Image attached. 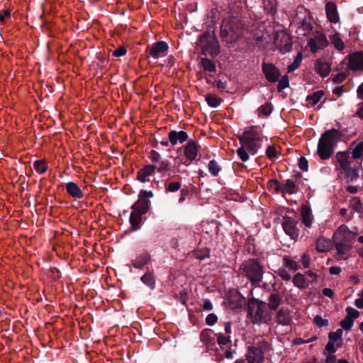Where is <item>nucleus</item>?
Instances as JSON below:
<instances>
[{
    "instance_id": "obj_1",
    "label": "nucleus",
    "mask_w": 363,
    "mask_h": 363,
    "mask_svg": "<svg viewBox=\"0 0 363 363\" xmlns=\"http://www.w3.org/2000/svg\"><path fill=\"white\" fill-rule=\"evenodd\" d=\"M342 136L337 129L332 128L325 131L318 144V154L322 160H328L333 154V149L337 142Z\"/></svg>"
},
{
    "instance_id": "obj_2",
    "label": "nucleus",
    "mask_w": 363,
    "mask_h": 363,
    "mask_svg": "<svg viewBox=\"0 0 363 363\" xmlns=\"http://www.w3.org/2000/svg\"><path fill=\"white\" fill-rule=\"evenodd\" d=\"M239 271L255 287L259 286L264 273L262 264L254 258L245 261L240 266Z\"/></svg>"
},
{
    "instance_id": "obj_3",
    "label": "nucleus",
    "mask_w": 363,
    "mask_h": 363,
    "mask_svg": "<svg viewBox=\"0 0 363 363\" xmlns=\"http://www.w3.org/2000/svg\"><path fill=\"white\" fill-rule=\"evenodd\" d=\"M247 316L254 325L266 323L267 303L259 298H250L247 303Z\"/></svg>"
},
{
    "instance_id": "obj_4",
    "label": "nucleus",
    "mask_w": 363,
    "mask_h": 363,
    "mask_svg": "<svg viewBox=\"0 0 363 363\" xmlns=\"http://www.w3.org/2000/svg\"><path fill=\"white\" fill-rule=\"evenodd\" d=\"M242 23L236 18H231L220 28V38L228 44L236 43L242 35Z\"/></svg>"
},
{
    "instance_id": "obj_5",
    "label": "nucleus",
    "mask_w": 363,
    "mask_h": 363,
    "mask_svg": "<svg viewBox=\"0 0 363 363\" xmlns=\"http://www.w3.org/2000/svg\"><path fill=\"white\" fill-rule=\"evenodd\" d=\"M201 48V54L206 55L208 54L211 57L215 58L220 53V45L214 31H206L199 36L198 40Z\"/></svg>"
},
{
    "instance_id": "obj_6",
    "label": "nucleus",
    "mask_w": 363,
    "mask_h": 363,
    "mask_svg": "<svg viewBox=\"0 0 363 363\" xmlns=\"http://www.w3.org/2000/svg\"><path fill=\"white\" fill-rule=\"evenodd\" d=\"M328 45L326 35L323 32L316 31L315 38H310L308 45L312 53H316L319 50H323Z\"/></svg>"
},
{
    "instance_id": "obj_7",
    "label": "nucleus",
    "mask_w": 363,
    "mask_h": 363,
    "mask_svg": "<svg viewBox=\"0 0 363 363\" xmlns=\"http://www.w3.org/2000/svg\"><path fill=\"white\" fill-rule=\"evenodd\" d=\"M169 50V45L165 41H157L151 45H148L146 49V52L149 53L154 59L163 57L167 55Z\"/></svg>"
},
{
    "instance_id": "obj_8",
    "label": "nucleus",
    "mask_w": 363,
    "mask_h": 363,
    "mask_svg": "<svg viewBox=\"0 0 363 363\" xmlns=\"http://www.w3.org/2000/svg\"><path fill=\"white\" fill-rule=\"evenodd\" d=\"M298 223V221L296 218L289 216H284L283 218V222L281 223L282 228L285 233L293 240H296L299 234V229L297 228Z\"/></svg>"
},
{
    "instance_id": "obj_9",
    "label": "nucleus",
    "mask_w": 363,
    "mask_h": 363,
    "mask_svg": "<svg viewBox=\"0 0 363 363\" xmlns=\"http://www.w3.org/2000/svg\"><path fill=\"white\" fill-rule=\"evenodd\" d=\"M262 69L265 78L270 83L277 82L281 76L279 69L272 63L263 62Z\"/></svg>"
},
{
    "instance_id": "obj_10",
    "label": "nucleus",
    "mask_w": 363,
    "mask_h": 363,
    "mask_svg": "<svg viewBox=\"0 0 363 363\" xmlns=\"http://www.w3.org/2000/svg\"><path fill=\"white\" fill-rule=\"evenodd\" d=\"M348 69L363 72V51H357L347 55Z\"/></svg>"
},
{
    "instance_id": "obj_11",
    "label": "nucleus",
    "mask_w": 363,
    "mask_h": 363,
    "mask_svg": "<svg viewBox=\"0 0 363 363\" xmlns=\"http://www.w3.org/2000/svg\"><path fill=\"white\" fill-rule=\"evenodd\" d=\"M264 359V352L261 348L254 346L248 347L246 354V359L248 363H262Z\"/></svg>"
},
{
    "instance_id": "obj_12",
    "label": "nucleus",
    "mask_w": 363,
    "mask_h": 363,
    "mask_svg": "<svg viewBox=\"0 0 363 363\" xmlns=\"http://www.w3.org/2000/svg\"><path fill=\"white\" fill-rule=\"evenodd\" d=\"M327 19L332 23H337L340 21V15L337 11V6L335 1H327L325 6Z\"/></svg>"
},
{
    "instance_id": "obj_13",
    "label": "nucleus",
    "mask_w": 363,
    "mask_h": 363,
    "mask_svg": "<svg viewBox=\"0 0 363 363\" xmlns=\"http://www.w3.org/2000/svg\"><path fill=\"white\" fill-rule=\"evenodd\" d=\"M189 135L184 130L177 131L172 130L168 133V139L172 145H176L177 143H183L188 140Z\"/></svg>"
},
{
    "instance_id": "obj_14",
    "label": "nucleus",
    "mask_w": 363,
    "mask_h": 363,
    "mask_svg": "<svg viewBox=\"0 0 363 363\" xmlns=\"http://www.w3.org/2000/svg\"><path fill=\"white\" fill-rule=\"evenodd\" d=\"M150 208V201L138 197V199L132 205V211L139 214H146Z\"/></svg>"
},
{
    "instance_id": "obj_15",
    "label": "nucleus",
    "mask_w": 363,
    "mask_h": 363,
    "mask_svg": "<svg viewBox=\"0 0 363 363\" xmlns=\"http://www.w3.org/2000/svg\"><path fill=\"white\" fill-rule=\"evenodd\" d=\"M199 147V145L195 140H188L184 147V155L191 162L196 159Z\"/></svg>"
},
{
    "instance_id": "obj_16",
    "label": "nucleus",
    "mask_w": 363,
    "mask_h": 363,
    "mask_svg": "<svg viewBox=\"0 0 363 363\" xmlns=\"http://www.w3.org/2000/svg\"><path fill=\"white\" fill-rule=\"evenodd\" d=\"M155 171L156 168L154 165H145L143 168L138 170L137 173V179L142 183L149 182L150 179L147 177L152 175Z\"/></svg>"
},
{
    "instance_id": "obj_17",
    "label": "nucleus",
    "mask_w": 363,
    "mask_h": 363,
    "mask_svg": "<svg viewBox=\"0 0 363 363\" xmlns=\"http://www.w3.org/2000/svg\"><path fill=\"white\" fill-rule=\"evenodd\" d=\"M150 259L151 256L150 253L147 251H144L138 255L135 259L131 261V264L135 269H143L145 265L150 262Z\"/></svg>"
},
{
    "instance_id": "obj_18",
    "label": "nucleus",
    "mask_w": 363,
    "mask_h": 363,
    "mask_svg": "<svg viewBox=\"0 0 363 363\" xmlns=\"http://www.w3.org/2000/svg\"><path fill=\"white\" fill-rule=\"evenodd\" d=\"M277 323L281 325H289L292 322L290 312L287 308H281L277 313Z\"/></svg>"
},
{
    "instance_id": "obj_19",
    "label": "nucleus",
    "mask_w": 363,
    "mask_h": 363,
    "mask_svg": "<svg viewBox=\"0 0 363 363\" xmlns=\"http://www.w3.org/2000/svg\"><path fill=\"white\" fill-rule=\"evenodd\" d=\"M65 189L67 194L74 199H80L84 197L83 191L75 182H69L65 184Z\"/></svg>"
},
{
    "instance_id": "obj_20",
    "label": "nucleus",
    "mask_w": 363,
    "mask_h": 363,
    "mask_svg": "<svg viewBox=\"0 0 363 363\" xmlns=\"http://www.w3.org/2000/svg\"><path fill=\"white\" fill-rule=\"evenodd\" d=\"M239 140L262 142V138L259 133L256 130V128L252 125L244 132L243 135L240 136Z\"/></svg>"
},
{
    "instance_id": "obj_21",
    "label": "nucleus",
    "mask_w": 363,
    "mask_h": 363,
    "mask_svg": "<svg viewBox=\"0 0 363 363\" xmlns=\"http://www.w3.org/2000/svg\"><path fill=\"white\" fill-rule=\"evenodd\" d=\"M315 70L322 77H325L330 72V65L327 62L317 60L315 63Z\"/></svg>"
},
{
    "instance_id": "obj_22",
    "label": "nucleus",
    "mask_w": 363,
    "mask_h": 363,
    "mask_svg": "<svg viewBox=\"0 0 363 363\" xmlns=\"http://www.w3.org/2000/svg\"><path fill=\"white\" fill-rule=\"evenodd\" d=\"M239 142L252 155H255L261 147L262 142L242 140H239Z\"/></svg>"
},
{
    "instance_id": "obj_23",
    "label": "nucleus",
    "mask_w": 363,
    "mask_h": 363,
    "mask_svg": "<svg viewBox=\"0 0 363 363\" xmlns=\"http://www.w3.org/2000/svg\"><path fill=\"white\" fill-rule=\"evenodd\" d=\"M143 214H139L132 211L129 218V222L131 226V230L135 231L141 228L142 217Z\"/></svg>"
},
{
    "instance_id": "obj_24",
    "label": "nucleus",
    "mask_w": 363,
    "mask_h": 363,
    "mask_svg": "<svg viewBox=\"0 0 363 363\" xmlns=\"http://www.w3.org/2000/svg\"><path fill=\"white\" fill-rule=\"evenodd\" d=\"M292 281L295 286L301 289H305L308 287L311 281L308 280L303 274L301 273H297L292 279Z\"/></svg>"
},
{
    "instance_id": "obj_25",
    "label": "nucleus",
    "mask_w": 363,
    "mask_h": 363,
    "mask_svg": "<svg viewBox=\"0 0 363 363\" xmlns=\"http://www.w3.org/2000/svg\"><path fill=\"white\" fill-rule=\"evenodd\" d=\"M301 218L302 223L308 228H311L312 225V216L311 210L306 205L301 206Z\"/></svg>"
},
{
    "instance_id": "obj_26",
    "label": "nucleus",
    "mask_w": 363,
    "mask_h": 363,
    "mask_svg": "<svg viewBox=\"0 0 363 363\" xmlns=\"http://www.w3.org/2000/svg\"><path fill=\"white\" fill-rule=\"evenodd\" d=\"M342 169L345 171V176L347 182H353L354 180H356L359 177V169L356 164L352 167L351 164H349L347 169Z\"/></svg>"
},
{
    "instance_id": "obj_27",
    "label": "nucleus",
    "mask_w": 363,
    "mask_h": 363,
    "mask_svg": "<svg viewBox=\"0 0 363 363\" xmlns=\"http://www.w3.org/2000/svg\"><path fill=\"white\" fill-rule=\"evenodd\" d=\"M268 301L267 308L268 307L271 311H276L281 303V298L279 293H274L269 296Z\"/></svg>"
},
{
    "instance_id": "obj_28",
    "label": "nucleus",
    "mask_w": 363,
    "mask_h": 363,
    "mask_svg": "<svg viewBox=\"0 0 363 363\" xmlns=\"http://www.w3.org/2000/svg\"><path fill=\"white\" fill-rule=\"evenodd\" d=\"M298 191V186L295 182L291 179H286L281 185L282 194L288 193L289 194H296Z\"/></svg>"
},
{
    "instance_id": "obj_29",
    "label": "nucleus",
    "mask_w": 363,
    "mask_h": 363,
    "mask_svg": "<svg viewBox=\"0 0 363 363\" xmlns=\"http://www.w3.org/2000/svg\"><path fill=\"white\" fill-rule=\"evenodd\" d=\"M140 281L150 289L153 290L155 288V280L153 273L147 269V272L140 277Z\"/></svg>"
},
{
    "instance_id": "obj_30",
    "label": "nucleus",
    "mask_w": 363,
    "mask_h": 363,
    "mask_svg": "<svg viewBox=\"0 0 363 363\" xmlns=\"http://www.w3.org/2000/svg\"><path fill=\"white\" fill-rule=\"evenodd\" d=\"M336 159L342 169H347V166L352 164V161L349 160V155L346 152H337Z\"/></svg>"
},
{
    "instance_id": "obj_31",
    "label": "nucleus",
    "mask_w": 363,
    "mask_h": 363,
    "mask_svg": "<svg viewBox=\"0 0 363 363\" xmlns=\"http://www.w3.org/2000/svg\"><path fill=\"white\" fill-rule=\"evenodd\" d=\"M201 65L206 72L213 73L216 72V64L207 57H202L201 59Z\"/></svg>"
},
{
    "instance_id": "obj_32",
    "label": "nucleus",
    "mask_w": 363,
    "mask_h": 363,
    "mask_svg": "<svg viewBox=\"0 0 363 363\" xmlns=\"http://www.w3.org/2000/svg\"><path fill=\"white\" fill-rule=\"evenodd\" d=\"M330 40L333 44L334 47L339 51H342L345 48V44L340 38V35L338 33L330 36Z\"/></svg>"
},
{
    "instance_id": "obj_33",
    "label": "nucleus",
    "mask_w": 363,
    "mask_h": 363,
    "mask_svg": "<svg viewBox=\"0 0 363 363\" xmlns=\"http://www.w3.org/2000/svg\"><path fill=\"white\" fill-rule=\"evenodd\" d=\"M335 247L337 250V253L340 255H345L347 252L350 251L352 246L345 243L343 240L335 242Z\"/></svg>"
},
{
    "instance_id": "obj_34",
    "label": "nucleus",
    "mask_w": 363,
    "mask_h": 363,
    "mask_svg": "<svg viewBox=\"0 0 363 363\" xmlns=\"http://www.w3.org/2000/svg\"><path fill=\"white\" fill-rule=\"evenodd\" d=\"M324 95V91L323 90H318L313 92L312 94H309L306 96V101L310 102L312 106H315L317 104Z\"/></svg>"
},
{
    "instance_id": "obj_35",
    "label": "nucleus",
    "mask_w": 363,
    "mask_h": 363,
    "mask_svg": "<svg viewBox=\"0 0 363 363\" xmlns=\"http://www.w3.org/2000/svg\"><path fill=\"white\" fill-rule=\"evenodd\" d=\"M152 165L155 166L157 172L162 174L170 169V162L167 160H161L159 162L154 163Z\"/></svg>"
},
{
    "instance_id": "obj_36",
    "label": "nucleus",
    "mask_w": 363,
    "mask_h": 363,
    "mask_svg": "<svg viewBox=\"0 0 363 363\" xmlns=\"http://www.w3.org/2000/svg\"><path fill=\"white\" fill-rule=\"evenodd\" d=\"M206 101L209 106L216 108L220 105L222 99L215 94H208L206 96Z\"/></svg>"
},
{
    "instance_id": "obj_37",
    "label": "nucleus",
    "mask_w": 363,
    "mask_h": 363,
    "mask_svg": "<svg viewBox=\"0 0 363 363\" xmlns=\"http://www.w3.org/2000/svg\"><path fill=\"white\" fill-rule=\"evenodd\" d=\"M315 250L318 252H324L329 250V242L324 238H319L315 242Z\"/></svg>"
},
{
    "instance_id": "obj_38",
    "label": "nucleus",
    "mask_w": 363,
    "mask_h": 363,
    "mask_svg": "<svg viewBox=\"0 0 363 363\" xmlns=\"http://www.w3.org/2000/svg\"><path fill=\"white\" fill-rule=\"evenodd\" d=\"M299 28L305 31L303 35H306V33H310L313 29V20L304 18L301 22Z\"/></svg>"
},
{
    "instance_id": "obj_39",
    "label": "nucleus",
    "mask_w": 363,
    "mask_h": 363,
    "mask_svg": "<svg viewBox=\"0 0 363 363\" xmlns=\"http://www.w3.org/2000/svg\"><path fill=\"white\" fill-rule=\"evenodd\" d=\"M217 342L221 349H223L225 347H230L231 345L230 337L225 336L222 333L217 335Z\"/></svg>"
},
{
    "instance_id": "obj_40",
    "label": "nucleus",
    "mask_w": 363,
    "mask_h": 363,
    "mask_svg": "<svg viewBox=\"0 0 363 363\" xmlns=\"http://www.w3.org/2000/svg\"><path fill=\"white\" fill-rule=\"evenodd\" d=\"M48 167L47 163L43 160H35L33 163L34 169L40 174L45 173L47 171Z\"/></svg>"
},
{
    "instance_id": "obj_41",
    "label": "nucleus",
    "mask_w": 363,
    "mask_h": 363,
    "mask_svg": "<svg viewBox=\"0 0 363 363\" xmlns=\"http://www.w3.org/2000/svg\"><path fill=\"white\" fill-rule=\"evenodd\" d=\"M303 59L301 52H298L296 56L294 62L287 67L288 72H292L299 67Z\"/></svg>"
},
{
    "instance_id": "obj_42",
    "label": "nucleus",
    "mask_w": 363,
    "mask_h": 363,
    "mask_svg": "<svg viewBox=\"0 0 363 363\" xmlns=\"http://www.w3.org/2000/svg\"><path fill=\"white\" fill-rule=\"evenodd\" d=\"M208 172L211 175L216 177L221 170V167L219 166L218 162L215 160H211L208 165Z\"/></svg>"
},
{
    "instance_id": "obj_43",
    "label": "nucleus",
    "mask_w": 363,
    "mask_h": 363,
    "mask_svg": "<svg viewBox=\"0 0 363 363\" xmlns=\"http://www.w3.org/2000/svg\"><path fill=\"white\" fill-rule=\"evenodd\" d=\"M363 155V141L359 143L352 151V157L354 160L359 159Z\"/></svg>"
},
{
    "instance_id": "obj_44",
    "label": "nucleus",
    "mask_w": 363,
    "mask_h": 363,
    "mask_svg": "<svg viewBox=\"0 0 363 363\" xmlns=\"http://www.w3.org/2000/svg\"><path fill=\"white\" fill-rule=\"evenodd\" d=\"M266 155L270 160L274 161L278 157L279 152L274 145H269L266 150Z\"/></svg>"
},
{
    "instance_id": "obj_45",
    "label": "nucleus",
    "mask_w": 363,
    "mask_h": 363,
    "mask_svg": "<svg viewBox=\"0 0 363 363\" xmlns=\"http://www.w3.org/2000/svg\"><path fill=\"white\" fill-rule=\"evenodd\" d=\"M236 152H237L238 156L240 157V159L242 162H247L250 158V157H249L250 152L242 145H241V147H240L237 150Z\"/></svg>"
},
{
    "instance_id": "obj_46",
    "label": "nucleus",
    "mask_w": 363,
    "mask_h": 363,
    "mask_svg": "<svg viewBox=\"0 0 363 363\" xmlns=\"http://www.w3.org/2000/svg\"><path fill=\"white\" fill-rule=\"evenodd\" d=\"M289 86V80L286 74L281 77L277 84V91L281 92L283 89Z\"/></svg>"
},
{
    "instance_id": "obj_47",
    "label": "nucleus",
    "mask_w": 363,
    "mask_h": 363,
    "mask_svg": "<svg viewBox=\"0 0 363 363\" xmlns=\"http://www.w3.org/2000/svg\"><path fill=\"white\" fill-rule=\"evenodd\" d=\"M351 207L357 212H362V204L358 197H354L350 200Z\"/></svg>"
},
{
    "instance_id": "obj_48",
    "label": "nucleus",
    "mask_w": 363,
    "mask_h": 363,
    "mask_svg": "<svg viewBox=\"0 0 363 363\" xmlns=\"http://www.w3.org/2000/svg\"><path fill=\"white\" fill-rule=\"evenodd\" d=\"M272 109H273V108H272V104L267 103L264 105H262L259 108V113H261L265 116H268L271 114Z\"/></svg>"
},
{
    "instance_id": "obj_49",
    "label": "nucleus",
    "mask_w": 363,
    "mask_h": 363,
    "mask_svg": "<svg viewBox=\"0 0 363 363\" xmlns=\"http://www.w3.org/2000/svg\"><path fill=\"white\" fill-rule=\"evenodd\" d=\"M343 331L342 329H337L335 332H330L328 334L329 341L335 342L342 338Z\"/></svg>"
},
{
    "instance_id": "obj_50",
    "label": "nucleus",
    "mask_w": 363,
    "mask_h": 363,
    "mask_svg": "<svg viewBox=\"0 0 363 363\" xmlns=\"http://www.w3.org/2000/svg\"><path fill=\"white\" fill-rule=\"evenodd\" d=\"M340 325L344 330H350L354 325V320L346 315V317L340 321Z\"/></svg>"
},
{
    "instance_id": "obj_51",
    "label": "nucleus",
    "mask_w": 363,
    "mask_h": 363,
    "mask_svg": "<svg viewBox=\"0 0 363 363\" xmlns=\"http://www.w3.org/2000/svg\"><path fill=\"white\" fill-rule=\"evenodd\" d=\"M345 311L347 313V316L349 317L352 320H354V319L357 318L359 315V312L352 307H347Z\"/></svg>"
},
{
    "instance_id": "obj_52",
    "label": "nucleus",
    "mask_w": 363,
    "mask_h": 363,
    "mask_svg": "<svg viewBox=\"0 0 363 363\" xmlns=\"http://www.w3.org/2000/svg\"><path fill=\"white\" fill-rule=\"evenodd\" d=\"M148 158L154 164L159 162L162 160V156L158 152L155 150H151L148 154Z\"/></svg>"
},
{
    "instance_id": "obj_53",
    "label": "nucleus",
    "mask_w": 363,
    "mask_h": 363,
    "mask_svg": "<svg viewBox=\"0 0 363 363\" xmlns=\"http://www.w3.org/2000/svg\"><path fill=\"white\" fill-rule=\"evenodd\" d=\"M181 188V184L179 182H171L166 186L165 191L167 192H175Z\"/></svg>"
},
{
    "instance_id": "obj_54",
    "label": "nucleus",
    "mask_w": 363,
    "mask_h": 363,
    "mask_svg": "<svg viewBox=\"0 0 363 363\" xmlns=\"http://www.w3.org/2000/svg\"><path fill=\"white\" fill-rule=\"evenodd\" d=\"M284 266L288 267L289 269H290L293 271H296L298 269V264L295 261H294L289 258L284 257Z\"/></svg>"
},
{
    "instance_id": "obj_55",
    "label": "nucleus",
    "mask_w": 363,
    "mask_h": 363,
    "mask_svg": "<svg viewBox=\"0 0 363 363\" xmlns=\"http://www.w3.org/2000/svg\"><path fill=\"white\" fill-rule=\"evenodd\" d=\"M313 322L314 323L318 326V327H323V326H327L328 325V320L327 319H323L320 315H316L315 317H314V319H313Z\"/></svg>"
},
{
    "instance_id": "obj_56",
    "label": "nucleus",
    "mask_w": 363,
    "mask_h": 363,
    "mask_svg": "<svg viewBox=\"0 0 363 363\" xmlns=\"http://www.w3.org/2000/svg\"><path fill=\"white\" fill-rule=\"evenodd\" d=\"M272 184H274V190L276 194H278L279 192L281 191V186L280 185V182L277 179H272L268 182L267 185L269 188H272Z\"/></svg>"
},
{
    "instance_id": "obj_57",
    "label": "nucleus",
    "mask_w": 363,
    "mask_h": 363,
    "mask_svg": "<svg viewBox=\"0 0 363 363\" xmlns=\"http://www.w3.org/2000/svg\"><path fill=\"white\" fill-rule=\"evenodd\" d=\"M298 167L300 168V169H301L302 171H307L308 170V160L306 159L305 157L303 156H301L299 159H298Z\"/></svg>"
},
{
    "instance_id": "obj_58",
    "label": "nucleus",
    "mask_w": 363,
    "mask_h": 363,
    "mask_svg": "<svg viewBox=\"0 0 363 363\" xmlns=\"http://www.w3.org/2000/svg\"><path fill=\"white\" fill-rule=\"evenodd\" d=\"M336 352V348L335 347L334 342L332 341H328L325 345V350L323 351V354H326V352H328L329 354H333Z\"/></svg>"
},
{
    "instance_id": "obj_59",
    "label": "nucleus",
    "mask_w": 363,
    "mask_h": 363,
    "mask_svg": "<svg viewBox=\"0 0 363 363\" xmlns=\"http://www.w3.org/2000/svg\"><path fill=\"white\" fill-rule=\"evenodd\" d=\"M217 321L218 317L214 313H210L206 318V323L209 326L213 325L214 324L216 323Z\"/></svg>"
},
{
    "instance_id": "obj_60",
    "label": "nucleus",
    "mask_w": 363,
    "mask_h": 363,
    "mask_svg": "<svg viewBox=\"0 0 363 363\" xmlns=\"http://www.w3.org/2000/svg\"><path fill=\"white\" fill-rule=\"evenodd\" d=\"M277 274L284 281H289L291 278L290 274L285 269H279Z\"/></svg>"
},
{
    "instance_id": "obj_61",
    "label": "nucleus",
    "mask_w": 363,
    "mask_h": 363,
    "mask_svg": "<svg viewBox=\"0 0 363 363\" xmlns=\"http://www.w3.org/2000/svg\"><path fill=\"white\" fill-rule=\"evenodd\" d=\"M347 77V74L345 72L338 73L333 77V81L334 83L340 84L344 82Z\"/></svg>"
},
{
    "instance_id": "obj_62",
    "label": "nucleus",
    "mask_w": 363,
    "mask_h": 363,
    "mask_svg": "<svg viewBox=\"0 0 363 363\" xmlns=\"http://www.w3.org/2000/svg\"><path fill=\"white\" fill-rule=\"evenodd\" d=\"M126 52H127L126 48L124 46H121V47L118 48L117 49H116L113 52L112 55L114 57H122V56L125 55L126 54Z\"/></svg>"
},
{
    "instance_id": "obj_63",
    "label": "nucleus",
    "mask_w": 363,
    "mask_h": 363,
    "mask_svg": "<svg viewBox=\"0 0 363 363\" xmlns=\"http://www.w3.org/2000/svg\"><path fill=\"white\" fill-rule=\"evenodd\" d=\"M154 194L152 191H146V190H140L138 197L144 199H147V198L153 197Z\"/></svg>"
},
{
    "instance_id": "obj_64",
    "label": "nucleus",
    "mask_w": 363,
    "mask_h": 363,
    "mask_svg": "<svg viewBox=\"0 0 363 363\" xmlns=\"http://www.w3.org/2000/svg\"><path fill=\"white\" fill-rule=\"evenodd\" d=\"M311 258L309 255L304 253L301 257V263L305 268L309 267Z\"/></svg>"
}]
</instances>
